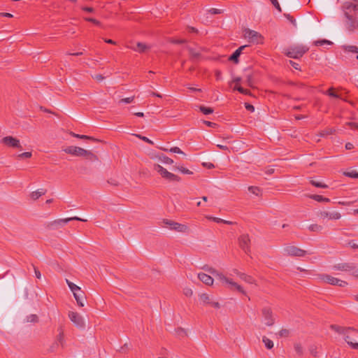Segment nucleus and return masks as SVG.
Here are the masks:
<instances>
[{
  "label": "nucleus",
  "mask_w": 358,
  "mask_h": 358,
  "mask_svg": "<svg viewBox=\"0 0 358 358\" xmlns=\"http://www.w3.org/2000/svg\"><path fill=\"white\" fill-rule=\"evenodd\" d=\"M330 328L339 334L344 336V340L353 349L358 350V343L352 342L358 334V330L353 327H343L336 324H331Z\"/></svg>",
  "instance_id": "1"
},
{
  "label": "nucleus",
  "mask_w": 358,
  "mask_h": 358,
  "mask_svg": "<svg viewBox=\"0 0 358 358\" xmlns=\"http://www.w3.org/2000/svg\"><path fill=\"white\" fill-rule=\"evenodd\" d=\"M62 150L66 153L73 156L84 157L86 159H88L91 162H95L98 160V157L95 154L90 150H85L80 147L71 145L64 148Z\"/></svg>",
  "instance_id": "2"
},
{
  "label": "nucleus",
  "mask_w": 358,
  "mask_h": 358,
  "mask_svg": "<svg viewBox=\"0 0 358 358\" xmlns=\"http://www.w3.org/2000/svg\"><path fill=\"white\" fill-rule=\"evenodd\" d=\"M309 50V48L301 45H293L284 50V53L286 56L289 58L299 59Z\"/></svg>",
  "instance_id": "3"
},
{
  "label": "nucleus",
  "mask_w": 358,
  "mask_h": 358,
  "mask_svg": "<svg viewBox=\"0 0 358 358\" xmlns=\"http://www.w3.org/2000/svg\"><path fill=\"white\" fill-rule=\"evenodd\" d=\"M153 169L157 171L164 180L169 182H179L180 178L158 164L153 165Z\"/></svg>",
  "instance_id": "4"
},
{
  "label": "nucleus",
  "mask_w": 358,
  "mask_h": 358,
  "mask_svg": "<svg viewBox=\"0 0 358 358\" xmlns=\"http://www.w3.org/2000/svg\"><path fill=\"white\" fill-rule=\"evenodd\" d=\"M345 20L344 22L346 29L350 31H354L358 28V20L357 15L350 13L349 11L346 10L344 13Z\"/></svg>",
  "instance_id": "5"
},
{
  "label": "nucleus",
  "mask_w": 358,
  "mask_h": 358,
  "mask_svg": "<svg viewBox=\"0 0 358 358\" xmlns=\"http://www.w3.org/2000/svg\"><path fill=\"white\" fill-rule=\"evenodd\" d=\"M72 220H77V221H81V222L87 221V220H84V219H82L78 217H68V218H64V219H58V220H54L52 222H49L48 224L47 227L49 229H57L58 227L62 226Z\"/></svg>",
  "instance_id": "6"
},
{
  "label": "nucleus",
  "mask_w": 358,
  "mask_h": 358,
  "mask_svg": "<svg viewBox=\"0 0 358 358\" xmlns=\"http://www.w3.org/2000/svg\"><path fill=\"white\" fill-rule=\"evenodd\" d=\"M250 51V46L248 45H244L239 47L229 57V60L233 62L234 64L239 62V57L243 53H249Z\"/></svg>",
  "instance_id": "7"
},
{
  "label": "nucleus",
  "mask_w": 358,
  "mask_h": 358,
  "mask_svg": "<svg viewBox=\"0 0 358 358\" xmlns=\"http://www.w3.org/2000/svg\"><path fill=\"white\" fill-rule=\"evenodd\" d=\"M245 37L247 38L250 42L254 43H263V36L256 31L251 30L250 29H246L244 31Z\"/></svg>",
  "instance_id": "8"
},
{
  "label": "nucleus",
  "mask_w": 358,
  "mask_h": 358,
  "mask_svg": "<svg viewBox=\"0 0 358 358\" xmlns=\"http://www.w3.org/2000/svg\"><path fill=\"white\" fill-rule=\"evenodd\" d=\"M320 279L322 280L324 282L332 285H336V286L342 287L348 285V282L346 281L334 278L328 274L321 275Z\"/></svg>",
  "instance_id": "9"
},
{
  "label": "nucleus",
  "mask_w": 358,
  "mask_h": 358,
  "mask_svg": "<svg viewBox=\"0 0 358 358\" xmlns=\"http://www.w3.org/2000/svg\"><path fill=\"white\" fill-rule=\"evenodd\" d=\"M239 247L246 253L250 252V238L248 234H244L238 238Z\"/></svg>",
  "instance_id": "10"
},
{
  "label": "nucleus",
  "mask_w": 358,
  "mask_h": 358,
  "mask_svg": "<svg viewBox=\"0 0 358 358\" xmlns=\"http://www.w3.org/2000/svg\"><path fill=\"white\" fill-rule=\"evenodd\" d=\"M262 315L266 326H272L275 323V319L271 308L264 307L262 309Z\"/></svg>",
  "instance_id": "11"
},
{
  "label": "nucleus",
  "mask_w": 358,
  "mask_h": 358,
  "mask_svg": "<svg viewBox=\"0 0 358 358\" xmlns=\"http://www.w3.org/2000/svg\"><path fill=\"white\" fill-rule=\"evenodd\" d=\"M163 223L166 227H169L170 229L176 231L185 232L187 229V227L186 225L176 222L170 220H164Z\"/></svg>",
  "instance_id": "12"
},
{
  "label": "nucleus",
  "mask_w": 358,
  "mask_h": 358,
  "mask_svg": "<svg viewBox=\"0 0 358 358\" xmlns=\"http://www.w3.org/2000/svg\"><path fill=\"white\" fill-rule=\"evenodd\" d=\"M284 250L289 256L304 257L306 255V251L294 245H287L284 248Z\"/></svg>",
  "instance_id": "13"
},
{
  "label": "nucleus",
  "mask_w": 358,
  "mask_h": 358,
  "mask_svg": "<svg viewBox=\"0 0 358 358\" xmlns=\"http://www.w3.org/2000/svg\"><path fill=\"white\" fill-rule=\"evenodd\" d=\"M219 280L223 282H226L227 284H228L229 287L231 289H236L239 292L245 294V292L244 291L243 287L241 285H238L236 282L232 281L231 279H229L224 275H219Z\"/></svg>",
  "instance_id": "14"
},
{
  "label": "nucleus",
  "mask_w": 358,
  "mask_h": 358,
  "mask_svg": "<svg viewBox=\"0 0 358 358\" xmlns=\"http://www.w3.org/2000/svg\"><path fill=\"white\" fill-rule=\"evenodd\" d=\"M334 269L338 270V271H348L352 272L355 270H358V268H356V266L354 263H339L337 264H335L333 266Z\"/></svg>",
  "instance_id": "15"
},
{
  "label": "nucleus",
  "mask_w": 358,
  "mask_h": 358,
  "mask_svg": "<svg viewBox=\"0 0 358 358\" xmlns=\"http://www.w3.org/2000/svg\"><path fill=\"white\" fill-rule=\"evenodd\" d=\"M69 317L71 321L73 322L77 327H85V322L83 321V319L78 313L76 312H69Z\"/></svg>",
  "instance_id": "16"
},
{
  "label": "nucleus",
  "mask_w": 358,
  "mask_h": 358,
  "mask_svg": "<svg viewBox=\"0 0 358 358\" xmlns=\"http://www.w3.org/2000/svg\"><path fill=\"white\" fill-rule=\"evenodd\" d=\"M1 142L9 147L22 149L20 141L13 136H8L3 137L1 139Z\"/></svg>",
  "instance_id": "17"
},
{
  "label": "nucleus",
  "mask_w": 358,
  "mask_h": 358,
  "mask_svg": "<svg viewBox=\"0 0 358 358\" xmlns=\"http://www.w3.org/2000/svg\"><path fill=\"white\" fill-rule=\"evenodd\" d=\"M344 13H346V10L349 11L350 13L354 12V15H358V3H353L352 2H345L343 6Z\"/></svg>",
  "instance_id": "18"
},
{
  "label": "nucleus",
  "mask_w": 358,
  "mask_h": 358,
  "mask_svg": "<svg viewBox=\"0 0 358 358\" xmlns=\"http://www.w3.org/2000/svg\"><path fill=\"white\" fill-rule=\"evenodd\" d=\"M73 296H74L75 299L76 300L77 304L80 307H83L84 301L86 299L84 292L82 291L81 289H80V291H78V292L73 293Z\"/></svg>",
  "instance_id": "19"
},
{
  "label": "nucleus",
  "mask_w": 358,
  "mask_h": 358,
  "mask_svg": "<svg viewBox=\"0 0 358 358\" xmlns=\"http://www.w3.org/2000/svg\"><path fill=\"white\" fill-rule=\"evenodd\" d=\"M198 278L207 285H212L213 283V278L204 273H200L198 274Z\"/></svg>",
  "instance_id": "20"
},
{
  "label": "nucleus",
  "mask_w": 358,
  "mask_h": 358,
  "mask_svg": "<svg viewBox=\"0 0 358 358\" xmlns=\"http://www.w3.org/2000/svg\"><path fill=\"white\" fill-rule=\"evenodd\" d=\"M235 273L237 274L238 276H239V278L241 279H242L243 280L245 281L246 282L248 283H250V284H252L254 283L255 282V280L254 278L250 276V275H248L245 273H241L238 271L236 270Z\"/></svg>",
  "instance_id": "21"
},
{
  "label": "nucleus",
  "mask_w": 358,
  "mask_h": 358,
  "mask_svg": "<svg viewBox=\"0 0 358 358\" xmlns=\"http://www.w3.org/2000/svg\"><path fill=\"white\" fill-rule=\"evenodd\" d=\"M149 48H150V47H148L147 45H145V43H141V42H138V43H137L136 46V47L132 48V49H133L134 51L138 52H140V53L145 52V51H147Z\"/></svg>",
  "instance_id": "22"
},
{
  "label": "nucleus",
  "mask_w": 358,
  "mask_h": 358,
  "mask_svg": "<svg viewBox=\"0 0 358 358\" xmlns=\"http://www.w3.org/2000/svg\"><path fill=\"white\" fill-rule=\"evenodd\" d=\"M156 157L159 159V160L164 164H172L173 163V160L165 155L161 153L156 155Z\"/></svg>",
  "instance_id": "23"
},
{
  "label": "nucleus",
  "mask_w": 358,
  "mask_h": 358,
  "mask_svg": "<svg viewBox=\"0 0 358 358\" xmlns=\"http://www.w3.org/2000/svg\"><path fill=\"white\" fill-rule=\"evenodd\" d=\"M71 134L73 137H76V138H80V139L90 140V141H93V142H99V139L95 138H94L92 136H86V135H81V134H75V133H73V132H71Z\"/></svg>",
  "instance_id": "24"
},
{
  "label": "nucleus",
  "mask_w": 358,
  "mask_h": 358,
  "mask_svg": "<svg viewBox=\"0 0 358 358\" xmlns=\"http://www.w3.org/2000/svg\"><path fill=\"white\" fill-rule=\"evenodd\" d=\"M325 94L331 96V97H333V98H336V99H343L344 101H348V100L346 99H343L341 96V94H338L336 92H334V87H331L329 88L327 92H324Z\"/></svg>",
  "instance_id": "25"
},
{
  "label": "nucleus",
  "mask_w": 358,
  "mask_h": 358,
  "mask_svg": "<svg viewBox=\"0 0 358 358\" xmlns=\"http://www.w3.org/2000/svg\"><path fill=\"white\" fill-rule=\"evenodd\" d=\"M187 50L190 55V59L193 61L198 60L201 57V53L196 52L192 48L187 47Z\"/></svg>",
  "instance_id": "26"
},
{
  "label": "nucleus",
  "mask_w": 358,
  "mask_h": 358,
  "mask_svg": "<svg viewBox=\"0 0 358 358\" xmlns=\"http://www.w3.org/2000/svg\"><path fill=\"white\" fill-rule=\"evenodd\" d=\"M46 193V189H41L37 191H34L31 194V198L34 200L38 199L42 195H44Z\"/></svg>",
  "instance_id": "27"
},
{
  "label": "nucleus",
  "mask_w": 358,
  "mask_h": 358,
  "mask_svg": "<svg viewBox=\"0 0 358 358\" xmlns=\"http://www.w3.org/2000/svg\"><path fill=\"white\" fill-rule=\"evenodd\" d=\"M203 269L205 271L209 272L212 275H215L217 279H219V275H224L222 273H219L217 271H216L215 268L208 266V265H206L203 267Z\"/></svg>",
  "instance_id": "28"
},
{
  "label": "nucleus",
  "mask_w": 358,
  "mask_h": 358,
  "mask_svg": "<svg viewBox=\"0 0 358 358\" xmlns=\"http://www.w3.org/2000/svg\"><path fill=\"white\" fill-rule=\"evenodd\" d=\"M309 197L315 201L318 202H329L330 199L329 198L324 197L321 195L318 194H311Z\"/></svg>",
  "instance_id": "29"
},
{
  "label": "nucleus",
  "mask_w": 358,
  "mask_h": 358,
  "mask_svg": "<svg viewBox=\"0 0 358 358\" xmlns=\"http://www.w3.org/2000/svg\"><path fill=\"white\" fill-rule=\"evenodd\" d=\"M66 283H67L69 287L70 288L71 291L73 292V294L78 291H80V289H81L80 287L77 286L76 284L71 282L68 279H66Z\"/></svg>",
  "instance_id": "30"
},
{
  "label": "nucleus",
  "mask_w": 358,
  "mask_h": 358,
  "mask_svg": "<svg viewBox=\"0 0 358 358\" xmlns=\"http://www.w3.org/2000/svg\"><path fill=\"white\" fill-rule=\"evenodd\" d=\"M262 341L267 349L271 350L273 348V342L267 337L263 336Z\"/></svg>",
  "instance_id": "31"
},
{
  "label": "nucleus",
  "mask_w": 358,
  "mask_h": 358,
  "mask_svg": "<svg viewBox=\"0 0 358 358\" xmlns=\"http://www.w3.org/2000/svg\"><path fill=\"white\" fill-rule=\"evenodd\" d=\"M310 183L316 187H320V188H327L328 187L327 185L324 184L322 182L317 181L315 180H310Z\"/></svg>",
  "instance_id": "32"
},
{
  "label": "nucleus",
  "mask_w": 358,
  "mask_h": 358,
  "mask_svg": "<svg viewBox=\"0 0 358 358\" xmlns=\"http://www.w3.org/2000/svg\"><path fill=\"white\" fill-rule=\"evenodd\" d=\"M234 90H237L240 93L243 94L251 95V92L249 90L245 89L240 85H236L234 88Z\"/></svg>",
  "instance_id": "33"
},
{
  "label": "nucleus",
  "mask_w": 358,
  "mask_h": 358,
  "mask_svg": "<svg viewBox=\"0 0 358 358\" xmlns=\"http://www.w3.org/2000/svg\"><path fill=\"white\" fill-rule=\"evenodd\" d=\"M332 45L333 43L327 39L317 40L314 41V45L316 46H322L324 45Z\"/></svg>",
  "instance_id": "34"
},
{
  "label": "nucleus",
  "mask_w": 358,
  "mask_h": 358,
  "mask_svg": "<svg viewBox=\"0 0 358 358\" xmlns=\"http://www.w3.org/2000/svg\"><path fill=\"white\" fill-rule=\"evenodd\" d=\"M200 111L204 115H209L213 113V109L210 107H206L205 106H201L199 107Z\"/></svg>",
  "instance_id": "35"
},
{
  "label": "nucleus",
  "mask_w": 358,
  "mask_h": 358,
  "mask_svg": "<svg viewBox=\"0 0 358 358\" xmlns=\"http://www.w3.org/2000/svg\"><path fill=\"white\" fill-rule=\"evenodd\" d=\"M344 176L352 178H358V172H357L355 170L350 171H345L344 172Z\"/></svg>",
  "instance_id": "36"
},
{
  "label": "nucleus",
  "mask_w": 358,
  "mask_h": 358,
  "mask_svg": "<svg viewBox=\"0 0 358 358\" xmlns=\"http://www.w3.org/2000/svg\"><path fill=\"white\" fill-rule=\"evenodd\" d=\"M341 215L338 212H329V219L330 220H339Z\"/></svg>",
  "instance_id": "37"
},
{
  "label": "nucleus",
  "mask_w": 358,
  "mask_h": 358,
  "mask_svg": "<svg viewBox=\"0 0 358 358\" xmlns=\"http://www.w3.org/2000/svg\"><path fill=\"white\" fill-rule=\"evenodd\" d=\"M308 229L311 231H320L322 229V227L317 224H313L308 227Z\"/></svg>",
  "instance_id": "38"
},
{
  "label": "nucleus",
  "mask_w": 358,
  "mask_h": 358,
  "mask_svg": "<svg viewBox=\"0 0 358 358\" xmlns=\"http://www.w3.org/2000/svg\"><path fill=\"white\" fill-rule=\"evenodd\" d=\"M200 299L204 303H206V304H210V297L208 296V294H202L201 296H200Z\"/></svg>",
  "instance_id": "39"
},
{
  "label": "nucleus",
  "mask_w": 358,
  "mask_h": 358,
  "mask_svg": "<svg viewBox=\"0 0 358 358\" xmlns=\"http://www.w3.org/2000/svg\"><path fill=\"white\" fill-rule=\"evenodd\" d=\"M294 350L299 355L301 356L303 355V350L301 344L295 343L294 344Z\"/></svg>",
  "instance_id": "40"
},
{
  "label": "nucleus",
  "mask_w": 358,
  "mask_h": 358,
  "mask_svg": "<svg viewBox=\"0 0 358 358\" xmlns=\"http://www.w3.org/2000/svg\"><path fill=\"white\" fill-rule=\"evenodd\" d=\"M248 190L252 193L253 194H255L258 196L259 194V192H261V189L258 187H254L250 186L248 187Z\"/></svg>",
  "instance_id": "41"
},
{
  "label": "nucleus",
  "mask_w": 358,
  "mask_h": 358,
  "mask_svg": "<svg viewBox=\"0 0 358 358\" xmlns=\"http://www.w3.org/2000/svg\"><path fill=\"white\" fill-rule=\"evenodd\" d=\"M32 156L31 152H25L17 155V158L20 159L30 158Z\"/></svg>",
  "instance_id": "42"
},
{
  "label": "nucleus",
  "mask_w": 358,
  "mask_h": 358,
  "mask_svg": "<svg viewBox=\"0 0 358 358\" xmlns=\"http://www.w3.org/2000/svg\"><path fill=\"white\" fill-rule=\"evenodd\" d=\"M38 316L35 314H31L27 317V322H38Z\"/></svg>",
  "instance_id": "43"
},
{
  "label": "nucleus",
  "mask_w": 358,
  "mask_h": 358,
  "mask_svg": "<svg viewBox=\"0 0 358 358\" xmlns=\"http://www.w3.org/2000/svg\"><path fill=\"white\" fill-rule=\"evenodd\" d=\"M85 21L87 22H92L93 24H94L95 25H97V26H100L101 25V22L94 19V18H92V17H85L84 18Z\"/></svg>",
  "instance_id": "44"
},
{
  "label": "nucleus",
  "mask_w": 358,
  "mask_h": 358,
  "mask_svg": "<svg viewBox=\"0 0 358 358\" xmlns=\"http://www.w3.org/2000/svg\"><path fill=\"white\" fill-rule=\"evenodd\" d=\"M134 96L124 98L120 100L119 103H130L134 101Z\"/></svg>",
  "instance_id": "45"
},
{
  "label": "nucleus",
  "mask_w": 358,
  "mask_h": 358,
  "mask_svg": "<svg viewBox=\"0 0 358 358\" xmlns=\"http://www.w3.org/2000/svg\"><path fill=\"white\" fill-rule=\"evenodd\" d=\"M309 351H310V353L313 356H314V357L317 356V346L316 345H310L309 348Z\"/></svg>",
  "instance_id": "46"
},
{
  "label": "nucleus",
  "mask_w": 358,
  "mask_h": 358,
  "mask_svg": "<svg viewBox=\"0 0 358 358\" xmlns=\"http://www.w3.org/2000/svg\"><path fill=\"white\" fill-rule=\"evenodd\" d=\"M169 151L173 153L182 154L183 155H185V154L178 147H173L169 150Z\"/></svg>",
  "instance_id": "47"
},
{
  "label": "nucleus",
  "mask_w": 358,
  "mask_h": 358,
  "mask_svg": "<svg viewBox=\"0 0 358 358\" xmlns=\"http://www.w3.org/2000/svg\"><path fill=\"white\" fill-rule=\"evenodd\" d=\"M289 334V330L286 329H281L278 333L279 336L281 337H287V336H288Z\"/></svg>",
  "instance_id": "48"
},
{
  "label": "nucleus",
  "mask_w": 358,
  "mask_h": 358,
  "mask_svg": "<svg viewBox=\"0 0 358 358\" xmlns=\"http://www.w3.org/2000/svg\"><path fill=\"white\" fill-rule=\"evenodd\" d=\"M177 169H178L180 172H182L184 174H192V172L191 171L183 166L177 167Z\"/></svg>",
  "instance_id": "49"
},
{
  "label": "nucleus",
  "mask_w": 358,
  "mask_h": 358,
  "mask_svg": "<svg viewBox=\"0 0 358 358\" xmlns=\"http://www.w3.org/2000/svg\"><path fill=\"white\" fill-rule=\"evenodd\" d=\"M57 341L59 342L62 345H63V342H64V333H63V330L62 329H60V331H59V335L57 336Z\"/></svg>",
  "instance_id": "50"
},
{
  "label": "nucleus",
  "mask_w": 358,
  "mask_h": 358,
  "mask_svg": "<svg viewBox=\"0 0 358 358\" xmlns=\"http://www.w3.org/2000/svg\"><path fill=\"white\" fill-rule=\"evenodd\" d=\"M171 42L174 44H183L187 43V40L185 39H171Z\"/></svg>",
  "instance_id": "51"
},
{
  "label": "nucleus",
  "mask_w": 358,
  "mask_h": 358,
  "mask_svg": "<svg viewBox=\"0 0 358 358\" xmlns=\"http://www.w3.org/2000/svg\"><path fill=\"white\" fill-rule=\"evenodd\" d=\"M274 7L279 11L281 12V7L278 1V0H270Z\"/></svg>",
  "instance_id": "52"
},
{
  "label": "nucleus",
  "mask_w": 358,
  "mask_h": 358,
  "mask_svg": "<svg viewBox=\"0 0 358 358\" xmlns=\"http://www.w3.org/2000/svg\"><path fill=\"white\" fill-rule=\"evenodd\" d=\"M245 108L247 110L252 113L255 111V107L253 105L249 103H245Z\"/></svg>",
  "instance_id": "53"
},
{
  "label": "nucleus",
  "mask_w": 358,
  "mask_h": 358,
  "mask_svg": "<svg viewBox=\"0 0 358 358\" xmlns=\"http://www.w3.org/2000/svg\"><path fill=\"white\" fill-rule=\"evenodd\" d=\"M349 52L358 53V47L355 45H349L346 48Z\"/></svg>",
  "instance_id": "54"
},
{
  "label": "nucleus",
  "mask_w": 358,
  "mask_h": 358,
  "mask_svg": "<svg viewBox=\"0 0 358 358\" xmlns=\"http://www.w3.org/2000/svg\"><path fill=\"white\" fill-rule=\"evenodd\" d=\"M207 218L210 220H213V221H214L215 222H217V223H224V220H222L221 218L215 217H207Z\"/></svg>",
  "instance_id": "55"
},
{
  "label": "nucleus",
  "mask_w": 358,
  "mask_h": 358,
  "mask_svg": "<svg viewBox=\"0 0 358 358\" xmlns=\"http://www.w3.org/2000/svg\"><path fill=\"white\" fill-rule=\"evenodd\" d=\"M209 13L213 15L220 14L222 13V10L212 8L209 10Z\"/></svg>",
  "instance_id": "56"
},
{
  "label": "nucleus",
  "mask_w": 358,
  "mask_h": 358,
  "mask_svg": "<svg viewBox=\"0 0 358 358\" xmlns=\"http://www.w3.org/2000/svg\"><path fill=\"white\" fill-rule=\"evenodd\" d=\"M333 134L332 129H327V130L322 131L320 134V136L323 137V136H327V135H329V134Z\"/></svg>",
  "instance_id": "57"
},
{
  "label": "nucleus",
  "mask_w": 358,
  "mask_h": 358,
  "mask_svg": "<svg viewBox=\"0 0 358 358\" xmlns=\"http://www.w3.org/2000/svg\"><path fill=\"white\" fill-rule=\"evenodd\" d=\"M137 136L141 138V140H143V141L150 144V145H153L154 143L152 141L150 140L148 138L145 137V136H142L141 135H137Z\"/></svg>",
  "instance_id": "58"
},
{
  "label": "nucleus",
  "mask_w": 358,
  "mask_h": 358,
  "mask_svg": "<svg viewBox=\"0 0 358 358\" xmlns=\"http://www.w3.org/2000/svg\"><path fill=\"white\" fill-rule=\"evenodd\" d=\"M289 63L295 69L300 70V65H299V64H298V63H296V62H295L294 61H292V60H289Z\"/></svg>",
  "instance_id": "59"
},
{
  "label": "nucleus",
  "mask_w": 358,
  "mask_h": 358,
  "mask_svg": "<svg viewBox=\"0 0 358 358\" xmlns=\"http://www.w3.org/2000/svg\"><path fill=\"white\" fill-rule=\"evenodd\" d=\"M32 266L34 267V273H35L36 277L38 279H40L41 278V273L40 271L34 265H32Z\"/></svg>",
  "instance_id": "60"
},
{
  "label": "nucleus",
  "mask_w": 358,
  "mask_h": 358,
  "mask_svg": "<svg viewBox=\"0 0 358 358\" xmlns=\"http://www.w3.org/2000/svg\"><path fill=\"white\" fill-rule=\"evenodd\" d=\"M347 125L349 126L352 129H358V123L353 122H349L347 123Z\"/></svg>",
  "instance_id": "61"
},
{
  "label": "nucleus",
  "mask_w": 358,
  "mask_h": 358,
  "mask_svg": "<svg viewBox=\"0 0 358 358\" xmlns=\"http://www.w3.org/2000/svg\"><path fill=\"white\" fill-rule=\"evenodd\" d=\"M287 19L293 24V25L294 27H296V20L292 17L290 15H285Z\"/></svg>",
  "instance_id": "62"
},
{
  "label": "nucleus",
  "mask_w": 358,
  "mask_h": 358,
  "mask_svg": "<svg viewBox=\"0 0 358 358\" xmlns=\"http://www.w3.org/2000/svg\"><path fill=\"white\" fill-rule=\"evenodd\" d=\"M193 294V292L191 289H189V288H187L185 289H184V294L186 296H191Z\"/></svg>",
  "instance_id": "63"
},
{
  "label": "nucleus",
  "mask_w": 358,
  "mask_h": 358,
  "mask_svg": "<svg viewBox=\"0 0 358 358\" xmlns=\"http://www.w3.org/2000/svg\"><path fill=\"white\" fill-rule=\"evenodd\" d=\"M177 334L181 336H185L187 335L185 331L182 328H178L177 330Z\"/></svg>",
  "instance_id": "64"
}]
</instances>
